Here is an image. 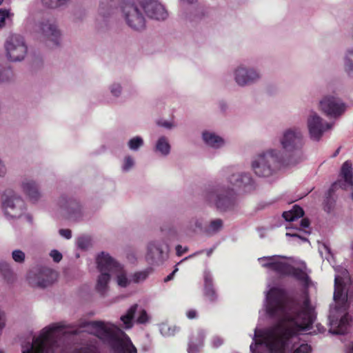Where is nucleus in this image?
I'll return each mask as SVG.
<instances>
[{
    "label": "nucleus",
    "mask_w": 353,
    "mask_h": 353,
    "mask_svg": "<svg viewBox=\"0 0 353 353\" xmlns=\"http://www.w3.org/2000/svg\"><path fill=\"white\" fill-rule=\"evenodd\" d=\"M310 273L311 270L304 261L288 256V277L300 285L304 296L302 303L288 296V345L293 336L310 330L316 319L308 292L313 285Z\"/></svg>",
    "instance_id": "obj_2"
},
{
    "label": "nucleus",
    "mask_w": 353,
    "mask_h": 353,
    "mask_svg": "<svg viewBox=\"0 0 353 353\" xmlns=\"http://www.w3.org/2000/svg\"><path fill=\"white\" fill-rule=\"evenodd\" d=\"M171 145L168 138L165 136L160 137L155 144L154 151L166 157L170 153Z\"/></svg>",
    "instance_id": "obj_29"
},
{
    "label": "nucleus",
    "mask_w": 353,
    "mask_h": 353,
    "mask_svg": "<svg viewBox=\"0 0 353 353\" xmlns=\"http://www.w3.org/2000/svg\"><path fill=\"white\" fill-rule=\"evenodd\" d=\"M205 337V333L203 330H199L197 343H194L192 339H190L188 344V353H198L199 348L202 346L203 341Z\"/></svg>",
    "instance_id": "obj_34"
},
{
    "label": "nucleus",
    "mask_w": 353,
    "mask_h": 353,
    "mask_svg": "<svg viewBox=\"0 0 353 353\" xmlns=\"http://www.w3.org/2000/svg\"><path fill=\"white\" fill-rule=\"evenodd\" d=\"M234 81L238 85L244 87L256 83L260 78V72L253 68L240 65L234 71Z\"/></svg>",
    "instance_id": "obj_18"
},
{
    "label": "nucleus",
    "mask_w": 353,
    "mask_h": 353,
    "mask_svg": "<svg viewBox=\"0 0 353 353\" xmlns=\"http://www.w3.org/2000/svg\"><path fill=\"white\" fill-rule=\"evenodd\" d=\"M12 258L15 262L22 263L25 261L26 254L21 250H14L12 252Z\"/></svg>",
    "instance_id": "obj_42"
},
{
    "label": "nucleus",
    "mask_w": 353,
    "mask_h": 353,
    "mask_svg": "<svg viewBox=\"0 0 353 353\" xmlns=\"http://www.w3.org/2000/svg\"><path fill=\"white\" fill-rule=\"evenodd\" d=\"M168 245L163 240H155L148 245L146 259L152 265H161L168 258Z\"/></svg>",
    "instance_id": "obj_15"
},
{
    "label": "nucleus",
    "mask_w": 353,
    "mask_h": 353,
    "mask_svg": "<svg viewBox=\"0 0 353 353\" xmlns=\"http://www.w3.org/2000/svg\"><path fill=\"white\" fill-rule=\"evenodd\" d=\"M281 149L272 148L262 152L252 161V168L259 177H269L276 174L285 164L287 155V130L275 144Z\"/></svg>",
    "instance_id": "obj_5"
},
{
    "label": "nucleus",
    "mask_w": 353,
    "mask_h": 353,
    "mask_svg": "<svg viewBox=\"0 0 353 353\" xmlns=\"http://www.w3.org/2000/svg\"><path fill=\"white\" fill-rule=\"evenodd\" d=\"M348 353H353V342L349 346Z\"/></svg>",
    "instance_id": "obj_64"
},
{
    "label": "nucleus",
    "mask_w": 353,
    "mask_h": 353,
    "mask_svg": "<svg viewBox=\"0 0 353 353\" xmlns=\"http://www.w3.org/2000/svg\"><path fill=\"white\" fill-rule=\"evenodd\" d=\"M50 256L56 263H59V261H61V260L63 258L62 254L57 250H52L50 253Z\"/></svg>",
    "instance_id": "obj_49"
},
{
    "label": "nucleus",
    "mask_w": 353,
    "mask_h": 353,
    "mask_svg": "<svg viewBox=\"0 0 353 353\" xmlns=\"http://www.w3.org/2000/svg\"><path fill=\"white\" fill-rule=\"evenodd\" d=\"M57 205L63 217L72 221L82 220L83 212L80 202L66 194H61L57 201Z\"/></svg>",
    "instance_id": "obj_9"
},
{
    "label": "nucleus",
    "mask_w": 353,
    "mask_h": 353,
    "mask_svg": "<svg viewBox=\"0 0 353 353\" xmlns=\"http://www.w3.org/2000/svg\"><path fill=\"white\" fill-rule=\"evenodd\" d=\"M261 265L276 273L279 277L287 275V257L281 255L263 256L259 259Z\"/></svg>",
    "instance_id": "obj_16"
},
{
    "label": "nucleus",
    "mask_w": 353,
    "mask_h": 353,
    "mask_svg": "<svg viewBox=\"0 0 353 353\" xmlns=\"http://www.w3.org/2000/svg\"><path fill=\"white\" fill-rule=\"evenodd\" d=\"M223 339H221V337L217 336H214L212 340V346L215 348H217L219 346H221L223 344Z\"/></svg>",
    "instance_id": "obj_51"
},
{
    "label": "nucleus",
    "mask_w": 353,
    "mask_h": 353,
    "mask_svg": "<svg viewBox=\"0 0 353 353\" xmlns=\"http://www.w3.org/2000/svg\"><path fill=\"white\" fill-rule=\"evenodd\" d=\"M304 215L303 209L299 205L295 204L288 210V230L295 228L307 234H310V221Z\"/></svg>",
    "instance_id": "obj_14"
},
{
    "label": "nucleus",
    "mask_w": 353,
    "mask_h": 353,
    "mask_svg": "<svg viewBox=\"0 0 353 353\" xmlns=\"http://www.w3.org/2000/svg\"><path fill=\"white\" fill-rule=\"evenodd\" d=\"M334 299L336 303H341L342 304H345L346 302V297L343 295V290L341 285L339 283V279L335 278L334 281Z\"/></svg>",
    "instance_id": "obj_36"
},
{
    "label": "nucleus",
    "mask_w": 353,
    "mask_h": 353,
    "mask_svg": "<svg viewBox=\"0 0 353 353\" xmlns=\"http://www.w3.org/2000/svg\"><path fill=\"white\" fill-rule=\"evenodd\" d=\"M2 211L8 220L20 219L26 211V204L22 198L13 190H6L0 197Z\"/></svg>",
    "instance_id": "obj_7"
},
{
    "label": "nucleus",
    "mask_w": 353,
    "mask_h": 353,
    "mask_svg": "<svg viewBox=\"0 0 353 353\" xmlns=\"http://www.w3.org/2000/svg\"><path fill=\"white\" fill-rule=\"evenodd\" d=\"M77 247L82 250H87L90 245V238L86 236H79L77 240Z\"/></svg>",
    "instance_id": "obj_41"
},
{
    "label": "nucleus",
    "mask_w": 353,
    "mask_h": 353,
    "mask_svg": "<svg viewBox=\"0 0 353 353\" xmlns=\"http://www.w3.org/2000/svg\"><path fill=\"white\" fill-rule=\"evenodd\" d=\"M6 325V315L5 312L0 310V335L1 334L2 330Z\"/></svg>",
    "instance_id": "obj_52"
},
{
    "label": "nucleus",
    "mask_w": 353,
    "mask_h": 353,
    "mask_svg": "<svg viewBox=\"0 0 353 353\" xmlns=\"http://www.w3.org/2000/svg\"><path fill=\"white\" fill-rule=\"evenodd\" d=\"M7 58L13 62L21 61L27 53L28 47L24 38L20 34H12L5 43Z\"/></svg>",
    "instance_id": "obj_12"
},
{
    "label": "nucleus",
    "mask_w": 353,
    "mask_h": 353,
    "mask_svg": "<svg viewBox=\"0 0 353 353\" xmlns=\"http://www.w3.org/2000/svg\"><path fill=\"white\" fill-rule=\"evenodd\" d=\"M157 124L158 125L166 129H171L173 127V124L168 121H159Z\"/></svg>",
    "instance_id": "obj_53"
},
{
    "label": "nucleus",
    "mask_w": 353,
    "mask_h": 353,
    "mask_svg": "<svg viewBox=\"0 0 353 353\" xmlns=\"http://www.w3.org/2000/svg\"><path fill=\"white\" fill-rule=\"evenodd\" d=\"M6 173V168L3 162L0 159V176H3Z\"/></svg>",
    "instance_id": "obj_58"
},
{
    "label": "nucleus",
    "mask_w": 353,
    "mask_h": 353,
    "mask_svg": "<svg viewBox=\"0 0 353 353\" xmlns=\"http://www.w3.org/2000/svg\"><path fill=\"white\" fill-rule=\"evenodd\" d=\"M345 69L347 74L353 77V50H349L345 58Z\"/></svg>",
    "instance_id": "obj_39"
},
{
    "label": "nucleus",
    "mask_w": 353,
    "mask_h": 353,
    "mask_svg": "<svg viewBox=\"0 0 353 353\" xmlns=\"http://www.w3.org/2000/svg\"><path fill=\"white\" fill-rule=\"evenodd\" d=\"M188 250L187 248L183 249L182 246L180 245H176V252L178 256H181L183 253H185Z\"/></svg>",
    "instance_id": "obj_57"
},
{
    "label": "nucleus",
    "mask_w": 353,
    "mask_h": 353,
    "mask_svg": "<svg viewBox=\"0 0 353 353\" xmlns=\"http://www.w3.org/2000/svg\"><path fill=\"white\" fill-rule=\"evenodd\" d=\"M188 228L193 232L199 231L204 234L205 227L203 225L201 218L192 217L189 221Z\"/></svg>",
    "instance_id": "obj_37"
},
{
    "label": "nucleus",
    "mask_w": 353,
    "mask_h": 353,
    "mask_svg": "<svg viewBox=\"0 0 353 353\" xmlns=\"http://www.w3.org/2000/svg\"><path fill=\"white\" fill-rule=\"evenodd\" d=\"M149 321V316L144 309H140L139 310V315L136 320L137 323L138 324H145L148 323Z\"/></svg>",
    "instance_id": "obj_43"
},
{
    "label": "nucleus",
    "mask_w": 353,
    "mask_h": 353,
    "mask_svg": "<svg viewBox=\"0 0 353 353\" xmlns=\"http://www.w3.org/2000/svg\"><path fill=\"white\" fill-rule=\"evenodd\" d=\"M144 144L143 139L140 136H136L130 139L128 142V148L132 151H137Z\"/></svg>",
    "instance_id": "obj_38"
},
{
    "label": "nucleus",
    "mask_w": 353,
    "mask_h": 353,
    "mask_svg": "<svg viewBox=\"0 0 353 353\" xmlns=\"http://www.w3.org/2000/svg\"><path fill=\"white\" fill-rule=\"evenodd\" d=\"M288 236H297V237H299V238H301V239L303 241H307V239L306 238L301 237V236H299V234H292V233L288 232Z\"/></svg>",
    "instance_id": "obj_61"
},
{
    "label": "nucleus",
    "mask_w": 353,
    "mask_h": 353,
    "mask_svg": "<svg viewBox=\"0 0 353 353\" xmlns=\"http://www.w3.org/2000/svg\"><path fill=\"white\" fill-rule=\"evenodd\" d=\"M35 276V283L40 288H46L54 283L57 279V272L48 268L42 267L37 270L36 272L31 270L28 274V279Z\"/></svg>",
    "instance_id": "obj_21"
},
{
    "label": "nucleus",
    "mask_w": 353,
    "mask_h": 353,
    "mask_svg": "<svg viewBox=\"0 0 353 353\" xmlns=\"http://www.w3.org/2000/svg\"><path fill=\"white\" fill-rule=\"evenodd\" d=\"M59 234L66 239H70L72 238V231L70 229H60Z\"/></svg>",
    "instance_id": "obj_50"
},
{
    "label": "nucleus",
    "mask_w": 353,
    "mask_h": 353,
    "mask_svg": "<svg viewBox=\"0 0 353 353\" xmlns=\"http://www.w3.org/2000/svg\"><path fill=\"white\" fill-rule=\"evenodd\" d=\"M110 274L106 273H100L98 276L96 290L101 295L104 296L108 289V283L110 280Z\"/></svg>",
    "instance_id": "obj_31"
},
{
    "label": "nucleus",
    "mask_w": 353,
    "mask_h": 353,
    "mask_svg": "<svg viewBox=\"0 0 353 353\" xmlns=\"http://www.w3.org/2000/svg\"><path fill=\"white\" fill-rule=\"evenodd\" d=\"M134 164V160L130 156L125 157L122 169L124 172H128L133 167Z\"/></svg>",
    "instance_id": "obj_44"
},
{
    "label": "nucleus",
    "mask_w": 353,
    "mask_h": 353,
    "mask_svg": "<svg viewBox=\"0 0 353 353\" xmlns=\"http://www.w3.org/2000/svg\"><path fill=\"white\" fill-rule=\"evenodd\" d=\"M223 227V221L221 219L212 220L204 228V234L208 236H213L220 232Z\"/></svg>",
    "instance_id": "obj_32"
},
{
    "label": "nucleus",
    "mask_w": 353,
    "mask_h": 353,
    "mask_svg": "<svg viewBox=\"0 0 353 353\" xmlns=\"http://www.w3.org/2000/svg\"><path fill=\"white\" fill-rule=\"evenodd\" d=\"M288 167L294 166L303 159V135L300 130L288 129Z\"/></svg>",
    "instance_id": "obj_11"
},
{
    "label": "nucleus",
    "mask_w": 353,
    "mask_h": 353,
    "mask_svg": "<svg viewBox=\"0 0 353 353\" xmlns=\"http://www.w3.org/2000/svg\"><path fill=\"white\" fill-rule=\"evenodd\" d=\"M203 295L210 302H215L218 298V295L214 288L212 276L208 271H205L204 272Z\"/></svg>",
    "instance_id": "obj_25"
},
{
    "label": "nucleus",
    "mask_w": 353,
    "mask_h": 353,
    "mask_svg": "<svg viewBox=\"0 0 353 353\" xmlns=\"http://www.w3.org/2000/svg\"><path fill=\"white\" fill-rule=\"evenodd\" d=\"M114 274H117V283L119 286L122 288H125L130 284V281L128 280L125 273L124 272L123 266L122 270H121V272H114Z\"/></svg>",
    "instance_id": "obj_40"
},
{
    "label": "nucleus",
    "mask_w": 353,
    "mask_h": 353,
    "mask_svg": "<svg viewBox=\"0 0 353 353\" xmlns=\"http://www.w3.org/2000/svg\"><path fill=\"white\" fill-rule=\"evenodd\" d=\"M10 12L7 9L0 8V17L6 21V19L9 17Z\"/></svg>",
    "instance_id": "obj_55"
},
{
    "label": "nucleus",
    "mask_w": 353,
    "mask_h": 353,
    "mask_svg": "<svg viewBox=\"0 0 353 353\" xmlns=\"http://www.w3.org/2000/svg\"><path fill=\"white\" fill-rule=\"evenodd\" d=\"M39 27L43 39L48 47L54 48L60 46L61 34L54 21L43 19L39 22Z\"/></svg>",
    "instance_id": "obj_13"
},
{
    "label": "nucleus",
    "mask_w": 353,
    "mask_h": 353,
    "mask_svg": "<svg viewBox=\"0 0 353 353\" xmlns=\"http://www.w3.org/2000/svg\"><path fill=\"white\" fill-rule=\"evenodd\" d=\"M187 316L190 319H192L196 318V310H189L187 312Z\"/></svg>",
    "instance_id": "obj_59"
},
{
    "label": "nucleus",
    "mask_w": 353,
    "mask_h": 353,
    "mask_svg": "<svg viewBox=\"0 0 353 353\" xmlns=\"http://www.w3.org/2000/svg\"><path fill=\"white\" fill-rule=\"evenodd\" d=\"M97 269L100 273L114 274L122 270V265L108 253L101 252L96 258Z\"/></svg>",
    "instance_id": "obj_19"
},
{
    "label": "nucleus",
    "mask_w": 353,
    "mask_h": 353,
    "mask_svg": "<svg viewBox=\"0 0 353 353\" xmlns=\"http://www.w3.org/2000/svg\"><path fill=\"white\" fill-rule=\"evenodd\" d=\"M311 350L310 345L307 343H303L295 349L293 353H310Z\"/></svg>",
    "instance_id": "obj_46"
},
{
    "label": "nucleus",
    "mask_w": 353,
    "mask_h": 353,
    "mask_svg": "<svg viewBox=\"0 0 353 353\" xmlns=\"http://www.w3.org/2000/svg\"><path fill=\"white\" fill-rule=\"evenodd\" d=\"M178 271V268L176 267L174 268V270L170 274H168L165 279H164V282L165 283H167L171 280L173 279L174 278V276L175 274V273Z\"/></svg>",
    "instance_id": "obj_56"
},
{
    "label": "nucleus",
    "mask_w": 353,
    "mask_h": 353,
    "mask_svg": "<svg viewBox=\"0 0 353 353\" xmlns=\"http://www.w3.org/2000/svg\"><path fill=\"white\" fill-rule=\"evenodd\" d=\"M197 0H181L183 3H185L188 4H193L194 3L196 2Z\"/></svg>",
    "instance_id": "obj_62"
},
{
    "label": "nucleus",
    "mask_w": 353,
    "mask_h": 353,
    "mask_svg": "<svg viewBox=\"0 0 353 353\" xmlns=\"http://www.w3.org/2000/svg\"><path fill=\"white\" fill-rule=\"evenodd\" d=\"M341 175L343 181L339 180L331 185L328 190V196H331L332 193L338 188L346 189L353 185V173L352 163L346 161L341 167Z\"/></svg>",
    "instance_id": "obj_23"
},
{
    "label": "nucleus",
    "mask_w": 353,
    "mask_h": 353,
    "mask_svg": "<svg viewBox=\"0 0 353 353\" xmlns=\"http://www.w3.org/2000/svg\"><path fill=\"white\" fill-rule=\"evenodd\" d=\"M14 77V72L10 66L0 64V83L10 82Z\"/></svg>",
    "instance_id": "obj_33"
},
{
    "label": "nucleus",
    "mask_w": 353,
    "mask_h": 353,
    "mask_svg": "<svg viewBox=\"0 0 353 353\" xmlns=\"http://www.w3.org/2000/svg\"><path fill=\"white\" fill-rule=\"evenodd\" d=\"M110 92L114 97H119L121 93V86L119 83H113L110 86Z\"/></svg>",
    "instance_id": "obj_48"
},
{
    "label": "nucleus",
    "mask_w": 353,
    "mask_h": 353,
    "mask_svg": "<svg viewBox=\"0 0 353 353\" xmlns=\"http://www.w3.org/2000/svg\"><path fill=\"white\" fill-rule=\"evenodd\" d=\"M104 8H105V6H104L103 2H101L100 6H99L100 14H102L104 17H106L107 16L110 14V11H107V12L103 11Z\"/></svg>",
    "instance_id": "obj_54"
},
{
    "label": "nucleus",
    "mask_w": 353,
    "mask_h": 353,
    "mask_svg": "<svg viewBox=\"0 0 353 353\" xmlns=\"http://www.w3.org/2000/svg\"><path fill=\"white\" fill-rule=\"evenodd\" d=\"M148 276V273L145 272H136L133 275V281L134 283H139L141 281L145 280Z\"/></svg>",
    "instance_id": "obj_47"
},
{
    "label": "nucleus",
    "mask_w": 353,
    "mask_h": 353,
    "mask_svg": "<svg viewBox=\"0 0 353 353\" xmlns=\"http://www.w3.org/2000/svg\"><path fill=\"white\" fill-rule=\"evenodd\" d=\"M146 16L157 21H163L168 17L165 7L157 0H137Z\"/></svg>",
    "instance_id": "obj_17"
},
{
    "label": "nucleus",
    "mask_w": 353,
    "mask_h": 353,
    "mask_svg": "<svg viewBox=\"0 0 353 353\" xmlns=\"http://www.w3.org/2000/svg\"><path fill=\"white\" fill-rule=\"evenodd\" d=\"M320 108L327 115L336 117L345 112V105L334 96H325L320 101Z\"/></svg>",
    "instance_id": "obj_20"
},
{
    "label": "nucleus",
    "mask_w": 353,
    "mask_h": 353,
    "mask_svg": "<svg viewBox=\"0 0 353 353\" xmlns=\"http://www.w3.org/2000/svg\"><path fill=\"white\" fill-rule=\"evenodd\" d=\"M350 316L348 314L341 316L338 325L335 328L330 329V332L333 334H345L350 327Z\"/></svg>",
    "instance_id": "obj_30"
},
{
    "label": "nucleus",
    "mask_w": 353,
    "mask_h": 353,
    "mask_svg": "<svg viewBox=\"0 0 353 353\" xmlns=\"http://www.w3.org/2000/svg\"><path fill=\"white\" fill-rule=\"evenodd\" d=\"M265 292L264 307L272 324L266 327L254 329L252 353H259L262 346L264 353H287V290L277 286L270 287Z\"/></svg>",
    "instance_id": "obj_1"
},
{
    "label": "nucleus",
    "mask_w": 353,
    "mask_h": 353,
    "mask_svg": "<svg viewBox=\"0 0 353 353\" xmlns=\"http://www.w3.org/2000/svg\"><path fill=\"white\" fill-rule=\"evenodd\" d=\"M70 0H41L42 6L48 9L55 10L65 6Z\"/></svg>",
    "instance_id": "obj_35"
},
{
    "label": "nucleus",
    "mask_w": 353,
    "mask_h": 353,
    "mask_svg": "<svg viewBox=\"0 0 353 353\" xmlns=\"http://www.w3.org/2000/svg\"><path fill=\"white\" fill-rule=\"evenodd\" d=\"M87 321L80 323L81 328H85L82 325ZM91 334L95 337L89 338L79 344L68 349L64 343L65 336L58 337L57 332H61L63 327L58 323H52L44 327L39 336L33 335L31 339L21 344L22 353H100V339L94 334V329Z\"/></svg>",
    "instance_id": "obj_3"
},
{
    "label": "nucleus",
    "mask_w": 353,
    "mask_h": 353,
    "mask_svg": "<svg viewBox=\"0 0 353 353\" xmlns=\"http://www.w3.org/2000/svg\"><path fill=\"white\" fill-rule=\"evenodd\" d=\"M201 196L207 205L221 212L233 211L238 206L237 195L234 188L223 182L214 181L206 184Z\"/></svg>",
    "instance_id": "obj_6"
},
{
    "label": "nucleus",
    "mask_w": 353,
    "mask_h": 353,
    "mask_svg": "<svg viewBox=\"0 0 353 353\" xmlns=\"http://www.w3.org/2000/svg\"><path fill=\"white\" fill-rule=\"evenodd\" d=\"M139 305L135 303L130 306L126 313L121 316L120 320L125 329H130L134 325L135 314L138 311Z\"/></svg>",
    "instance_id": "obj_27"
},
{
    "label": "nucleus",
    "mask_w": 353,
    "mask_h": 353,
    "mask_svg": "<svg viewBox=\"0 0 353 353\" xmlns=\"http://www.w3.org/2000/svg\"><path fill=\"white\" fill-rule=\"evenodd\" d=\"M202 139L207 145L216 149L221 148L225 143L221 137L209 131L203 132Z\"/></svg>",
    "instance_id": "obj_26"
},
{
    "label": "nucleus",
    "mask_w": 353,
    "mask_h": 353,
    "mask_svg": "<svg viewBox=\"0 0 353 353\" xmlns=\"http://www.w3.org/2000/svg\"><path fill=\"white\" fill-rule=\"evenodd\" d=\"M21 187L24 194L32 203H35L41 199V192L36 181L29 179L25 180L23 181Z\"/></svg>",
    "instance_id": "obj_24"
},
{
    "label": "nucleus",
    "mask_w": 353,
    "mask_h": 353,
    "mask_svg": "<svg viewBox=\"0 0 353 353\" xmlns=\"http://www.w3.org/2000/svg\"><path fill=\"white\" fill-rule=\"evenodd\" d=\"M233 167H226L222 170L223 175L233 187L243 192H251L256 188V183L249 172L232 173Z\"/></svg>",
    "instance_id": "obj_10"
},
{
    "label": "nucleus",
    "mask_w": 353,
    "mask_h": 353,
    "mask_svg": "<svg viewBox=\"0 0 353 353\" xmlns=\"http://www.w3.org/2000/svg\"><path fill=\"white\" fill-rule=\"evenodd\" d=\"M121 10L129 27L135 30H142L145 28V17L134 0H122Z\"/></svg>",
    "instance_id": "obj_8"
},
{
    "label": "nucleus",
    "mask_w": 353,
    "mask_h": 353,
    "mask_svg": "<svg viewBox=\"0 0 353 353\" xmlns=\"http://www.w3.org/2000/svg\"><path fill=\"white\" fill-rule=\"evenodd\" d=\"M0 275L8 283H12L16 279L10 264L3 261H0Z\"/></svg>",
    "instance_id": "obj_28"
},
{
    "label": "nucleus",
    "mask_w": 353,
    "mask_h": 353,
    "mask_svg": "<svg viewBox=\"0 0 353 353\" xmlns=\"http://www.w3.org/2000/svg\"><path fill=\"white\" fill-rule=\"evenodd\" d=\"M83 327L91 326L94 334L108 345L113 353H137L129 336L115 325L103 321H86Z\"/></svg>",
    "instance_id": "obj_4"
},
{
    "label": "nucleus",
    "mask_w": 353,
    "mask_h": 353,
    "mask_svg": "<svg viewBox=\"0 0 353 353\" xmlns=\"http://www.w3.org/2000/svg\"><path fill=\"white\" fill-rule=\"evenodd\" d=\"M265 230V228H259L258 231L259 232V235L261 238H263L265 236L264 232Z\"/></svg>",
    "instance_id": "obj_60"
},
{
    "label": "nucleus",
    "mask_w": 353,
    "mask_h": 353,
    "mask_svg": "<svg viewBox=\"0 0 353 353\" xmlns=\"http://www.w3.org/2000/svg\"><path fill=\"white\" fill-rule=\"evenodd\" d=\"M176 327L171 328L168 327L167 325H163L161 327V332L163 335L165 336H172L174 334Z\"/></svg>",
    "instance_id": "obj_45"
},
{
    "label": "nucleus",
    "mask_w": 353,
    "mask_h": 353,
    "mask_svg": "<svg viewBox=\"0 0 353 353\" xmlns=\"http://www.w3.org/2000/svg\"><path fill=\"white\" fill-rule=\"evenodd\" d=\"M282 218L283 219L284 221H287V211H284L282 213Z\"/></svg>",
    "instance_id": "obj_63"
},
{
    "label": "nucleus",
    "mask_w": 353,
    "mask_h": 353,
    "mask_svg": "<svg viewBox=\"0 0 353 353\" xmlns=\"http://www.w3.org/2000/svg\"><path fill=\"white\" fill-rule=\"evenodd\" d=\"M307 126L311 138L319 141L324 132L330 129L332 125L323 122V119L315 112L312 113L307 119Z\"/></svg>",
    "instance_id": "obj_22"
}]
</instances>
